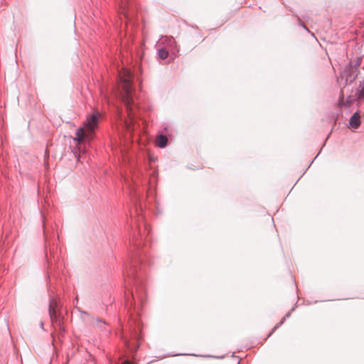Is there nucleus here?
Here are the masks:
<instances>
[{"instance_id":"nucleus-1","label":"nucleus","mask_w":364,"mask_h":364,"mask_svg":"<svg viewBox=\"0 0 364 364\" xmlns=\"http://www.w3.org/2000/svg\"><path fill=\"white\" fill-rule=\"evenodd\" d=\"M134 246V252L132 255L131 262L129 268H127L124 276L129 284H133L135 287V291L141 302H143L144 297V287L143 286V280L138 274V271L141 270L142 261L140 257V249L142 243L140 231L136 230L134 232L131 240Z\"/></svg>"},{"instance_id":"nucleus-2","label":"nucleus","mask_w":364,"mask_h":364,"mask_svg":"<svg viewBox=\"0 0 364 364\" xmlns=\"http://www.w3.org/2000/svg\"><path fill=\"white\" fill-rule=\"evenodd\" d=\"M118 95L124 104L129 114H131L134 105V90L132 86V75L130 71L125 70L119 76Z\"/></svg>"},{"instance_id":"nucleus-3","label":"nucleus","mask_w":364,"mask_h":364,"mask_svg":"<svg viewBox=\"0 0 364 364\" xmlns=\"http://www.w3.org/2000/svg\"><path fill=\"white\" fill-rule=\"evenodd\" d=\"M361 60L362 58L351 60L341 73V77L346 80V84L352 83L357 78L359 73L358 68L360 65Z\"/></svg>"},{"instance_id":"nucleus-4","label":"nucleus","mask_w":364,"mask_h":364,"mask_svg":"<svg viewBox=\"0 0 364 364\" xmlns=\"http://www.w3.org/2000/svg\"><path fill=\"white\" fill-rule=\"evenodd\" d=\"M99 118V113L92 114L89 118L87 119V120L84 123L85 129L90 134H93L95 129L97 127Z\"/></svg>"},{"instance_id":"nucleus-5","label":"nucleus","mask_w":364,"mask_h":364,"mask_svg":"<svg viewBox=\"0 0 364 364\" xmlns=\"http://www.w3.org/2000/svg\"><path fill=\"white\" fill-rule=\"evenodd\" d=\"M56 307V301L53 299L50 300L48 309L50 320L52 322H58L59 326H60L62 323L63 318L60 314H58Z\"/></svg>"},{"instance_id":"nucleus-6","label":"nucleus","mask_w":364,"mask_h":364,"mask_svg":"<svg viewBox=\"0 0 364 364\" xmlns=\"http://www.w3.org/2000/svg\"><path fill=\"white\" fill-rule=\"evenodd\" d=\"M139 339L140 338L139 333H135L134 341L131 342L130 341L126 339L124 340V345L131 353H134L139 348Z\"/></svg>"},{"instance_id":"nucleus-7","label":"nucleus","mask_w":364,"mask_h":364,"mask_svg":"<svg viewBox=\"0 0 364 364\" xmlns=\"http://www.w3.org/2000/svg\"><path fill=\"white\" fill-rule=\"evenodd\" d=\"M92 135V134L88 132L85 127H80L76 130V138L75 139V140L80 143L84 141L87 139H90Z\"/></svg>"},{"instance_id":"nucleus-8","label":"nucleus","mask_w":364,"mask_h":364,"mask_svg":"<svg viewBox=\"0 0 364 364\" xmlns=\"http://www.w3.org/2000/svg\"><path fill=\"white\" fill-rule=\"evenodd\" d=\"M360 117L358 112L353 113L349 119L350 126L353 129H358L360 125Z\"/></svg>"},{"instance_id":"nucleus-9","label":"nucleus","mask_w":364,"mask_h":364,"mask_svg":"<svg viewBox=\"0 0 364 364\" xmlns=\"http://www.w3.org/2000/svg\"><path fill=\"white\" fill-rule=\"evenodd\" d=\"M156 143L157 146L160 148H164L166 146L168 143L167 137L164 134H159L157 136L156 139Z\"/></svg>"},{"instance_id":"nucleus-10","label":"nucleus","mask_w":364,"mask_h":364,"mask_svg":"<svg viewBox=\"0 0 364 364\" xmlns=\"http://www.w3.org/2000/svg\"><path fill=\"white\" fill-rule=\"evenodd\" d=\"M163 42L170 48H173L176 46V42L172 36H165Z\"/></svg>"},{"instance_id":"nucleus-11","label":"nucleus","mask_w":364,"mask_h":364,"mask_svg":"<svg viewBox=\"0 0 364 364\" xmlns=\"http://www.w3.org/2000/svg\"><path fill=\"white\" fill-rule=\"evenodd\" d=\"M120 8L122 10L126 18H128V5L129 0H120Z\"/></svg>"},{"instance_id":"nucleus-12","label":"nucleus","mask_w":364,"mask_h":364,"mask_svg":"<svg viewBox=\"0 0 364 364\" xmlns=\"http://www.w3.org/2000/svg\"><path fill=\"white\" fill-rule=\"evenodd\" d=\"M157 55L159 58L165 60L168 56V51L166 48H161L158 50Z\"/></svg>"},{"instance_id":"nucleus-13","label":"nucleus","mask_w":364,"mask_h":364,"mask_svg":"<svg viewBox=\"0 0 364 364\" xmlns=\"http://www.w3.org/2000/svg\"><path fill=\"white\" fill-rule=\"evenodd\" d=\"M360 89L358 90V99L360 100H364V80L363 81V82H360Z\"/></svg>"},{"instance_id":"nucleus-14","label":"nucleus","mask_w":364,"mask_h":364,"mask_svg":"<svg viewBox=\"0 0 364 364\" xmlns=\"http://www.w3.org/2000/svg\"><path fill=\"white\" fill-rule=\"evenodd\" d=\"M286 320V317H284L281 321L280 322H279L273 328L272 330L269 332V333L268 334L267 336V338L270 337L273 333L279 327L281 326L285 321Z\"/></svg>"},{"instance_id":"nucleus-15","label":"nucleus","mask_w":364,"mask_h":364,"mask_svg":"<svg viewBox=\"0 0 364 364\" xmlns=\"http://www.w3.org/2000/svg\"><path fill=\"white\" fill-rule=\"evenodd\" d=\"M106 325H107V323L105 321H103L100 319H98V318L96 319V326L98 328H101L102 330L105 331Z\"/></svg>"},{"instance_id":"nucleus-16","label":"nucleus","mask_w":364,"mask_h":364,"mask_svg":"<svg viewBox=\"0 0 364 364\" xmlns=\"http://www.w3.org/2000/svg\"><path fill=\"white\" fill-rule=\"evenodd\" d=\"M139 210H138V208L136 207V213H137V220L136 221V223H137V226L139 225V223H144V217L143 215H139Z\"/></svg>"},{"instance_id":"nucleus-17","label":"nucleus","mask_w":364,"mask_h":364,"mask_svg":"<svg viewBox=\"0 0 364 364\" xmlns=\"http://www.w3.org/2000/svg\"><path fill=\"white\" fill-rule=\"evenodd\" d=\"M117 364H119V363H117ZM120 364H133L130 360H129L128 359L127 360H124L122 363Z\"/></svg>"},{"instance_id":"nucleus-18","label":"nucleus","mask_w":364,"mask_h":364,"mask_svg":"<svg viewBox=\"0 0 364 364\" xmlns=\"http://www.w3.org/2000/svg\"><path fill=\"white\" fill-rule=\"evenodd\" d=\"M294 310V308H292V309H291V311H289V312L285 315V316H284V317H286V319H287V318H289V317L291 316V311H293Z\"/></svg>"},{"instance_id":"nucleus-19","label":"nucleus","mask_w":364,"mask_h":364,"mask_svg":"<svg viewBox=\"0 0 364 364\" xmlns=\"http://www.w3.org/2000/svg\"><path fill=\"white\" fill-rule=\"evenodd\" d=\"M300 23L302 25L303 28L306 30L308 32H310L308 28L301 21H300Z\"/></svg>"},{"instance_id":"nucleus-20","label":"nucleus","mask_w":364,"mask_h":364,"mask_svg":"<svg viewBox=\"0 0 364 364\" xmlns=\"http://www.w3.org/2000/svg\"><path fill=\"white\" fill-rule=\"evenodd\" d=\"M131 295H132V298L134 299V293L133 290H132V291H131Z\"/></svg>"},{"instance_id":"nucleus-21","label":"nucleus","mask_w":364,"mask_h":364,"mask_svg":"<svg viewBox=\"0 0 364 364\" xmlns=\"http://www.w3.org/2000/svg\"><path fill=\"white\" fill-rule=\"evenodd\" d=\"M127 302H130V304L132 305V301H130L129 298L127 299Z\"/></svg>"},{"instance_id":"nucleus-22","label":"nucleus","mask_w":364,"mask_h":364,"mask_svg":"<svg viewBox=\"0 0 364 364\" xmlns=\"http://www.w3.org/2000/svg\"><path fill=\"white\" fill-rule=\"evenodd\" d=\"M144 228H145V229H146V230H147V229H148V226H147V225H146V224H145V223H144Z\"/></svg>"},{"instance_id":"nucleus-23","label":"nucleus","mask_w":364,"mask_h":364,"mask_svg":"<svg viewBox=\"0 0 364 364\" xmlns=\"http://www.w3.org/2000/svg\"><path fill=\"white\" fill-rule=\"evenodd\" d=\"M139 210L141 212L142 211V208L141 206V205H139Z\"/></svg>"},{"instance_id":"nucleus-24","label":"nucleus","mask_w":364,"mask_h":364,"mask_svg":"<svg viewBox=\"0 0 364 364\" xmlns=\"http://www.w3.org/2000/svg\"><path fill=\"white\" fill-rule=\"evenodd\" d=\"M182 354L181 353H177V354H174L173 355H181Z\"/></svg>"},{"instance_id":"nucleus-25","label":"nucleus","mask_w":364,"mask_h":364,"mask_svg":"<svg viewBox=\"0 0 364 364\" xmlns=\"http://www.w3.org/2000/svg\"><path fill=\"white\" fill-rule=\"evenodd\" d=\"M82 314H87L85 311H81Z\"/></svg>"},{"instance_id":"nucleus-26","label":"nucleus","mask_w":364,"mask_h":364,"mask_svg":"<svg viewBox=\"0 0 364 364\" xmlns=\"http://www.w3.org/2000/svg\"><path fill=\"white\" fill-rule=\"evenodd\" d=\"M21 363H23V358H21Z\"/></svg>"},{"instance_id":"nucleus-27","label":"nucleus","mask_w":364,"mask_h":364,"mask_svg":"<svg viewBox=\"0 0 364 364\" xmlns=\"http://www.w3.org/2000/svg\"><path fill=\"white\" fill-rule=\"evenodd\" d=\"M43 326V322H41V326Z\"/></svg>"},{"instance_id":"nucleus-28","label":"nucleus","mask_w":364,"mask_h":364,"mask_svg":"<svg viewBox=\"0 0 364 364\" xmlns=\"http://www.w3.org/2000/svg\"><path fill=\"white\" fill-rule=\"evenodd\" d=\"M218 358H224V356H220V357H218Z\"/></svg>"}]
</instances>
